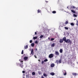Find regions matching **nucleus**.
<instances>
[{
  "mask_svg": "<svg viewBox=\"0 0 78 78\" xmlns=\"http://www.w3.org/2000/svg\"><path fill=\"white\" fill-rule=\"evenodd\" d=\"M58 62H59V64H60V63H61V60H60L58 61Z\"/></svg>",
  "mask_w": 78,
  "mask_h": 78,
  "instance_id": "obj_31",
  "label": "nucleus"
},
{
  "mask_svg": "<svg viewBox=\"0 0 78 78\" xmlns=\"http://www.w3.org/2000/svg\"><path fill=\"white\" fill-rule=\"evenodd\" d=\"M27 75H26L27 77Z\"/></svg>",
  "mask_w": 78,
  "mask_h": 78,
  "instance_id": "obj_49",
  "label": "nucleus"
},
{
  "mask_svg": "<svg viewBox=\"0 0 78 78\" xmlns=\"http://www.w3.org/2000/svg\"><path fill=\"white\" fill-rule=\"evenodd\" d=\"M62 51H63L62 49H61L60 50V53H62Z\"/></svg>",
  "mask_w": 78,
  "mask_h": 78,
  "instance_id": "obj_18",
  "label": "nucleus"
},
{
  "mask_svg": "<svg viewBox=\"0 0 78 78\" xmlns=\"http://www.w3.org/2000/svg\"><path fill=\"white\" fill-rule=\"evenodd\" d=\"M45 2H46V3H48V1H45Z\"/></svg>",
  "mask_w": 78,
  "mask_h": 78,
  "instance_id": "obj_43",
  "label": "nucleus"
},
{
  "mask_svg": "<svg viewBox=\"0 0 78 78\" xmlns=\"http://www.w3.org/2000/svg\"><path fill=\"white\" fill-rule=\"evenodd\" d=\"M64 72H65V73H64V75H67V73H66V71H64Z\"/></svg>",
  "mask_w": 78,
  "mask_h": 78,
  "instance_id": "obj_25",
  "label": "nucleus"
},
{
  "mask_svg": "<svg viewBox=\"0 0 78 78\" xmlns=\"http://www.w3.org/2000/svg\"><path fill=\"white\" fill-rule=\"evenodd\" d=\"M21 54L22 55H23V50H22V51L21 52Z\"/></svg>",
  "mask_w": 78,
  "mask_h": 78,
  "instance_id": "obj_30",
  "label": "nucleus"
},
{
  "mask_svg": "<svg viewBox=\"0 0 78 78\" xmlns=\"http://www.w3.org/2000/svg\"><path fill=\"white\" fill-rule=\"evenodd\" d=\"M71 25H72V26H74V23H70Z\"/></svg>",
  "mask_w": 78,
  "mask_h": 78,
  "instance_id": "obj_24",
  "label": "nucleus"
},
{
  "mask_svg": "<svg viewBox=\"0 0 78 78\" xmlns=\"http://www.w3.org/2000/svg\"><path fill=\"white\" fill-rule=\"evenodd\" d=\"M63 41H64L65 42L66 41V37H64L63 38Z\"/></svg>",
  "mask_w": 78,
  "mask_h": 78,
  "instance_id": "obj_4",
  "label": "nucleus"
},
{
  "mask_svg": "<svg viewBox=\"0 0 78 78\" xmlns=\"http://www.w3.org/2000/svg\"><path fill=\"white\" fill-rule=\"evenodd\" d=\"M43 75L44 76H47L45 73H44Z\"/></svg>",
  "mask_w": 78,
  "mask_h": 78,
  "instance_id": "obj_28",
  "label": "nucleus"
},
{
  "mask_svg": "<svg viewBox=\"0 0 78 78\" xmlns=\"http://www.w3.org/2000/svg\"><path fill=\"white\" fill-rule=\"evenodd\" d=\"M71 8H73V9H75V8H76V9H77V8H76V7H75L73 6H72Z\"/></svg>",
  "mask_w": 78,
  "mask_h": 78,
  "instance_id": "obj_11",
  "label": "nucleus"
},
{
  "mask_svg": "<svg viewBox=\"0 0 78 78\" xmlns=\"http://www.w3.org/2000/svg\"><path fill=\"white\" fill-rule=\"evenodd\" d=\"M71 11L72 12H73V13H74V14L75 13V11L74 10H71Z\"/></svg>",
  "mask_w": 78,
  "mask_h": 78,
  "instance_id": "obj_12",
  "label": "nucleus"
},
{
  "mask_svg": "<svg viewBox=\"0 0 78 78\" xmlns=\"http://www.w3.org/2000/svg\"><path fill=\"white\" fill-rule=\"evenodd\" d=\"M34 57H35V58H37V57H36V56L35 55H34Z\"/></svg>",
  "mask_w": 78,
  "mask_h": 78,
  "instance_id": "obj_44",
  "label": "nucleus"
},
{
  "mask_svg": "<svg viewBox=\"0 0 78 78\" xmlns=\"http://www.w3.org/2000/svg\"><path fill=\"white\" fill-rule=\"evenodd\" d=\"M20 67H21V68H23V66H22V65H20Z\"/></svg>",
  "mask_w": 78,
  "mask_h": 78,
  "instance_id": "obj_29",
  "label": "nucleus"
},
{
  "mask_svg": "<svg viewBox=\"0 0 78 78\" xmlns=\"http://www.w3.org/2000/svg\"><path fill=\"white\" fill-rule=\"evenodd\" d=\"M74 20H76V19H74Z\"/></svg>",
  "mask_w": 78,
  "mask_h": 78,
  "instance_id": "obj_48",
  "label": "nucleus"
},
{
  "mask_svg": "<svg viewBox=\"0 0 78 78\" xmlns=\"http://www.w3.org/2000/svg\"><path fill=\"white\" fill-rule=\"evenodd\" d=\"M37 13H40L41 12V10H40L39 9H38L37 11Z\"/></svg>",
  "mask_w": 78,
  "mask_h": 78,
  "instance_id": "obj_9",
  "label": "nucleus"
},
{
  "mask_svg": "<svg viewBox=\"0 0 78 78\" xmlns=\"http://www.w3.org/2000/svg\"><path fill=\"white\" fill-rule=\"evenodd\" d=\"M36 50H37V48L36 49Z\"/></svg>",
  "mask_w": 78,
  "mask_h": 78,
  "instance_id": "obj_47",
  "label": "nucleus"
},
{
  "mask_svg": "<svg viewBox=\"0 0 78 78\" xmlns=\"http://www.w3.org/2000/svg\"><path fill=\"white\" fill-rule=\"evenodd\" d=\"M25 49H27L28 48V45H26V46H24Z\"/></svg>",
  "mask_w": 78,
  "mask_h": 78,
  "instance_id": "obj_14",
  "label": "nucleus"
},
{
  "mask_svg": "<svg viewBox=\"0 0 78 78\" xmlns=\"http://www.w3.org/2000/svg\"><path fill=\"white\" fill-rule=\"evenodd\" d=\"M38 61H39V62L41 61L40 60H38Z\"/></svg>",
  "mask_w": 78,
  "mask_h": 78,
  "instance_id": "obj_46",
  "label": "nucleus"
},
{
  "mask_svg": "<svg viewBox=\"0 0 78 78\" xmlns=\"http://www.w3.org/2000/svg\"><path fill=\"white\" fill-rule=\"evenodd\" d=\"M55 54L57 56H59V52L57 51H55Z\"/></svg>",
  "mask_w": 78,
  "mask_h": 78,
  "instance_id": "obj_3",
  "label": "nucleus"
},
{
  "mask_svg": "<svg viewBox=\"0 0 78 78\" xmlns=\"http://www.w3.org/2000/svg\"><path fill=\"white\" fill-rule=\"evenodd\" d=\"M37 37H34L33 39L34 40L35 39H37Z\"/></svg>",
  "mask_w": 78,
  "mask_h": 78,
  "instance_id": "obj_16",
  "label": "nucleus"
},
{
  "mask_svg": "<svg viewBox=\"0 0 78 78\" xmlns=\"http://www.w3.org/2000/svg\"><path fill=\"white\" fill-rule=\"evenodd\" d=\"M38 74L39 75H41V73L40 72H38Z\"/></svg>",
  "mask_w": 78,
  "mask_h": 78,
  "instance_id": "obj_35",
  "label": "nucleus"
},
{
  "mask_svg": "<svg viewBox=\"0 0 78 78\" xmlns=\"http://www.w3.org/2000/svg\"><path fill=\"white\" fill-rule=\"evenodd\" d=\"M76 25H78V21H77V23H76Z\"/></svg>",
  "mask_w": 78,
  "mask_h": 78,
  "instance_id": "obj_38",
  "label": "nucleus"
},
{
  "mask_svg": "<svg viewBox=\"0 0 78 78\" xmlns=\"http://www.w3.org/2000/svg\"><path fill=\"white\" fill-rule=\"evenodd\" d=\"M22 64H23V61H21Z\"/></svg>",
  "mask_w": 78,
  "mask_h": 78,
  "instance_id": "obj_40",
  "label": "nucleus"
},
{
  "mask_svg": "<svg viewBox=\"0 0 78 78\" xmlns=\"http://www.w3.org/2000/svg\"><path fill=\"white\" fill-rule=\"evenodd\" d=\"M73 15L74 17H77V15H76L74 14Z\"/></svg>",
  "mask_w": 78,
  "mask_h": 78,
  "instance_id": "obj_34",
  "label": "nucleus"
},
{
  "mask_svg": "<svg viewBox=\"0 0 78 78\" xmlns=\"http://www.w3.org/2000/svg\"><path fill=\"white\" fill-rule=\"evenodd\" d=\"M54 66H55V64L52 63L51 65V67H54Z\"/></svg>",
  "mask_w": 78,
  "mask_h": 78,
  "instance_id": "obj_7",
  "label": "nucleus"
},
{
  "mask_svg": "<svg viewBox=\"0 0 78 78\" xmlns=\"http://www.w3.org/2000/svg\"><path fill=\"white\" fill-rule=\"evenodd\" d=\"M41 78H44V76H41Z\"/></svg>",
  "mask_w": 78,
  "mask_h": 78,
  "instance_id": "obj_42",
  "label": "nucleus"
},
{
  "mask_svg": "<svg viewBox=\"0 0 78 78\" xmlns=\"http://www.w3.org/2000/svg\"><path fill=\"white\" fill-rule=\"evenodd\" d=\"M31 46L32 47H34V43H32L31 44Z\"/></svg>",
  "mask_w": 78,
  "mask_h": 78,
  "instance_id": "obj_17",
  "label": "nucleus"
},
{
  "mask_svg": "<svg viewBox=\"0 0 78 78\" xmlns=\"http://www.w3.org/2000/svg\"><path fill=\"white\" fill-rule=\"evenodd\" d=\"M72 75H74V76H76V73H72Z\"/></svg>",
  "mask_w": 78,
  "mask_h": 78,
  "instance_id": "obj_15",
  "label": "nucleus"
},
{
  "mask_svg": "<svg viewBox=\"0 0 78 78\" xmlns=\"http://www.w3.org/2000/svg\"><path fill=\"white\" fill-rule=\"evenodd\" d=\"M35 34L36 35V34H37V32H35Z\"/></svg>",
  "mask_w": 78,
  "mask_h": 78,
  "instance_id": "obj_41",
  "label": "nucleus"
},
{
  "mask_svg": "<svg viewBox=\"0 0 78 78\" xmlns=\"http://www.w3.org/2000/svg\"><path fill=\"white\" fill-rule=\"evenodd\" d=\"M48 61V59H46L44 60V62H47Z\"/></svg>",
  "mask_w": 78,
  "mask_h": 78,
  "instance_id": "obj_22",
  "label": "nucleus"
},
{
  "mask_svg": "<svg viewBox=\"0 0 78 78\" xmlns=\"http://www.w3.org/2000/svg\"><path fill=\"white\" fill-rule=\"evenodd\" d=\"M37 43H38V41H35V44H37Z\"/></svg>",
  "mask_w": 78,
  "mask_h": 78,
  "instance_id": "obj_32",
  "label": "nucleus"
},
{
  "mask_svg": "<svg viewBox=\"0 0 78 78\" xmlns=\"http://www.w3.org/2000/svg\"><path fill=\"white\" fill-rule=\"evenodd\" d=\"M25 72L24 71H22V73H25Z\"/></svg>",
  "mask_w": 78,
  "mask_h": 78,
  "instance_id": "obj_39",
  "label": "nucleus"
},
{
  "mask_svg": "<svg viewBox=\"0 0 78 78\" xmlns=\"http://www.w3.org/2000/svg\"><path fill=\"white\" fill-rule=\"evenodd\" d=\"M44 61H42L41 62V64H44Z\"/></svg>",
  "mask_w": 78,
  "mask_h": 78,
  "instance_id": "obj_33",
  "label": "nucleus"
},
{
  "mask_svg": "<svg viewBox=\"0 0 78 78\" xmlns=\"http://www.w3.org/2000/svg\"><path fill=\"white\" fill-rule=\"evenodd\" d=\"M55 43H53L51 45V47H55Z\"/></svg>",
  "mask_w": 78,
  "mask_h": 78,
  "instance_id": "obj_13",
  "label": "nucleus"
},
{
  "mask_svg": "<svg viewBox=\"0 0 78 78\" xmlns=\"http://www.w3.org/2000/svg\"><path fill=\"white\" fill-rule=\"evenodd\" d=\"M32 42H33V41H32V40H30V43H32Z\"/></svg>",
  "mask_w": 78,
  "mask_h": 78,
  "instance_id": "obj_37",
  "label": "nucleus"
},
{
  "mask_svg": "<svg viewBox=\"0 0 78 78\" xmlns=\"http://www.w3.org/2000/svg\"><path fill=\"white\" fill-rule=\"evenodd\" d=\"M68 23H69V22L66 21L65 23V25H67V24H68Z\"/></svg>",
  "mask_w": 78,
  "mask_h": 78,
  "instance_id": "obj_23",
  "label": "nucleus"
},
{
  "mask_svg": "<svg viewBox=\"0 0 78 78\" xmlns=\"http://www.w3.org/2000/svg\"><path fill=\"white\" fill-rule=\"evenodd\" d=\"M64 42V41L63 39H60L59 41V42L60 43H62Z\"/></svg>",
  "mask_w": 78,
  "mask_h": 78,
  "instance_id": "obj_5",
  "label": "nucleus"
},
{
  "mask_svg": "<svg viewBox=\"0 0 78 78\" xmlns=\"http://www.w3.org/2000/svg\"><path fill=\"white\" fill-rule=\"evenodd\" d=\"M32 75H36V73H35L34 72H33L32 73Z\"/></svg>",
  "mask_w": 78,
  "mask_h": 78,
  "instance_id": "obj_19",
  "label": "nucleus"
},
{
  "mask_svg": "<svg viewBox=\"0 0 78 78\" xmlns=\"http://www.w3.org/2000/svg\"><path fill=\"white\" fill-rule=\"evenodd\" d=\"M66 43H71V41L70 42V40L69 39H67L65 41Z\"/></svg>",
  "mask_w": 78,
  "mask_h": 78,
  "instance_id": "obj_1",
  "label": "nucleus"
},
{
  "mask_svg": "<svg viewBox=\"0 0 78 78\" xmlns=\"http://www.w3.org/2000/svg\"><path fill=\"white\" fill-rule=\"evenodd\" d=\"M52 13H53V14H55V13H56V11H52Z\"/></svg>",
  "mask_w": 78,
  "mask_h": 78,
  "instance_id": "obj_20",
  "label": "nucleus"
},
{
  "mask_svg": "<svg viewBox=\"0 0 78 78\" xmlns=\"http://www.w3.org/2000/svg\"><path fill=\"white\" fill-rule=\"evenodd\" d=\"M53 57V55L52 54H51L49 55V58H52Z\"/></svg>",
  "mask_w": 78,
  "mask_h": 78,
  "instance_id": "obj_2",
  "label": "nucleus"
},
{
  "mask_svg": "<svg viewBox=\"0 0 78 78\" xmlns=\"http://www.w3.org/2000/svg\"><path fill=\"white\" fill-rule=\"evenodd\" d=\"M64 28H65V29L66 30H68L69 29V28H68V27H65Z\"/></svg>",
  "mask_w": 78,
  "mask_h": 78,
  "instance_id": "obj_27",
  "label": "nucleus"
},
{
  "mask_svg": "<svg viewBox=\"0 0 78 78\" xmlns=\"http://www.w3.org/2000/svg\"><path fill=\"white\" fill-rule=\"evenodd\" d=\"M28 58L27 57H25L24 58V60H27V59H28Z\"/></svg>",
  "mask_w": 78,
  "mask_h": 78,
  "instance_id": "obj_6",
  "label": "nucleus"
},
{
  "mask_svg": "<svg viewBox=\"0 0 78 78\" xmlns=\"http://www.w3.org/2000/svg\"><path fill=\"white\" fill-rule=\"evenodd\" d=\"M48 40H50V38L49 37L48 38Z\"/></svg>",
  "mask_w": 78,
  "mask_h": 78,
  "instance_id": "obj_45",
  "label": "nucleus"
},
{
  "mask_svg": "<svg viewBox=\"0 0 78 78\" xmlns=\"http://www.w3.org/2000/svg\"><path fill=\"white\" fill-rule=\"evenodd\" d=\"M55 39H54V38H52L51 39V41H54V40Z\"/></svg>",
  "mask_w": 78,
  "mask_h": 78,
  "instance_id": "obj_36",
  "label": "nucleus"
},
{
  "mask_svg": "<svg viewBox=\"0 0 78 78\" xmlns=\"http://www.w3.org/2000/svg\"><path fill=\"white\" fill-rule=\"evenodd\" d=\"M43 37H44V35H41L40 37V38H41V39H42V38Z\"/></svg>",
  "mask_w": 78,
  "mask_h": 78,
  "instance_id": "obj_21",
  "label": "nucleus"
},
{
  "mask_svg": "<svg viewBox=\"0 0 78 78\" xmlns=\"http://www.w3.org/2000/svg\"><path fill=\"white\" fill-rule=\"evenodd\" d=\"M55 62L56 63H57V64H58L59 63V61H58V60H56L55 61Z\"/></svg>",
  "mask_w": 78,
  "mask_h": 78,
  "instance_id": "obj_26",
  "label": "nucleus"
},
{
  "mask_svg": "<svg viewBox=\"0 0 78 78\" xmlns=\"http://www.w3.org/2000/svg\"><path fill=\"white\" fill-rule=\"evenodd\" d=\"M67 8H68V7H67Z\"/></svg>",
  "mask_w": 78,
  "mask_h": 78,
  "instance_id": "obj_50",
  "label": "nucleus"
},
{
  "mask_svg": "<svg viewBox=\"0 0 78 78\" xmlns=\"http://www.w3.org/2000/svg\"><path fill=\"white\" fill-rule=\"evenodd\" d=\"M50 75L52 76H53L55 75V73H50Z\"/></svg>",
  "mask_w": 78,
  "mask_h": 78,
  "instance_id": "obj_10",
  "label": "nucleus"
},
{
  "mask_svg": "<svg viewBox=\"0 0 78 78\" xmlns=\"http://www.w3.org/2000/svg\"><path fill=\"white\" fill-rule=\"evenodd\" d=\"M31 54L32 55H34V52H33V49H32L31 51Z\"/></svg>",
  "mask_w": 78,
  "mask_h": 78,
  "instance_id": "obj_8",
  "label": "nucleus"
}]
</instances>
